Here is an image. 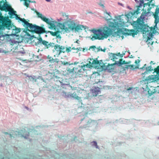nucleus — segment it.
<instances>
[{"instance_id": "34", "label": "nucleus", "mask_w": 159, "mask_h": 159, "mask_svg": "<svg viewBox=\"0 0 159 159\" xmlns=\"http://www.w3.org/2000/svg\"><path fill=\"white\" fill-rule=\"evenodd\" d=\"M92 120H88V121H87V125H89V124H90L92 122Z\"/></svg>"}, {"instance_id": "14", "label": "nucleus", "mask_w": 159, "mask_h": 159, "mask_svg": "<svg viewBox=\"0 0 159 159\" xmlns=\"http://www.w3.org/2000/svg\"><path fill=\"white\" fill-rule=\"evenodd\" d=\"M70 96L78 100L79 102L80 103L81 105H82V102L81 98L78 97L76 93L74 92L73 93L71 94L70 95Z\"/></svg>"}, {"instance_id": "15", "label": "nucleus", "mask_w": 159, "mask_h": 159, "mask_svg": "<svg viewBox=\"0 0 159 159\" xmlns=\"http://www.w3.org/2000/svg\"><path fill=\"white\" fill-rule=\"evenodd\" d=\"M48 33H50L53 36H56L57 37H58V35H57V34L58 33V31H55V32H53L52 31H46V32L45 33L47 34Z\"/></svg>"}, {"instance_id": "38", "label": "nucleus", "mask_w": 159, "mask_h": 159, "mask_svg": "<svg viewBox=\"0 0 159 159\" xmlns=\"http://www.w3.org/2000/svg\"><path fill=\"white\" fill-rule=\"evenodd\" d=\"M39 41L40 42H42V41H43V40L41 38H40L39 39Z\"/></svg>"}, {"instance_id": "33", "label": "nucleus", "mask_w": 159, "mask_h": 159, "mask_svg": "<svg viewBox=\"0 0 159 159\" xmlns=\"http://www.w3.org/2000/svg\"><path fill=\"white\" fill-rule=\"evenodd\" d=\"M61 64H62V65H68L69 64L68 62H65L64 61H61Z\"/></svg>"}, {"instance_id": "54", "label": "nucleus", "mask_w": 159, "mask_h": 159, "mask_svg": "<svg viewBox=\"0 0 159 159\" xmlns=\"http://www.w3.org/2000/svg\"><path fill=\"white\" fill-rule=\"evenodd\" d=\"M29 2H31L29 0L28 1Z\"/></svg>"}, {"instance_id": "30", "label": "nucleus", "mask_w": 159, "mask_h": 159, "mask_svg": "<svg viewBox=\"0 0 159 159\" xmlns=\"http://www.w3.org/2000/svg\"><path fill=\"white\" fill-rule=\"evenodd\" d=\"M66 52H69L71 51V47H69L68 48H66Z\"/></svg>"}, {"instance_id": "48", "label": "nucleus", "mask_w": 159, "mask_h": 159, "mask_svg": "<svg viewBox=\"0 0 159 159\" xmlns=\"http://www.w3.org/2000/svg\"><path fill=\"white\" fill-rule=\"evenodd\" d=\"M47 2H50V0H46Z\"/></svg>"}, {"instance_id": "9", "label": "nucleus", "mask_w": 159, "mask_h": 159, "mask_svg": "<svg viewBox=\"0 0 159 159\" xmlns=\"http://www.w3.org/2000/svg\"><path fill=\"white\" fill-rule=\"evenodd\" d=\"M20 42L15 41L14 39L11 40L10 41V47L11 49L8 50L7 52H9L12 51L13 52H17V48L19 45V43Z\"/></svg>"}, {"instance_id": "18", "label": "nucleus", "mask_w": 159, "mask_h": 159, "mask_svg": "<svg viewBox=\"0 0 159 159\" xmlns=\"http://www.w3.org/2000/svg\"><path fill=\"white\" fill-rule=\"evenodd\" d=\"M92 65L94 66L96 65L99 64V61H98L97 59H94L92 62Z\"/></svg>"}, {"instance_id": "22", "label": "nucleus", "mask_w": 159, "mask_h": 159, "mask_svg": "<svg viewBox=\"0 0 159 159\" xmlns=\"http://www.w3.org/2000/svg\"><path fill=\"white\" fill-rule=\"evenodd\" d=\"M84 72L82 70V69H81L80 66H79V68L78 70V76H80V75H83Z\"/></svg>"}, {"instance_id": "50", "label": "nucleus", "mask_w": 159, "mask_h": 159, "mask_svg": "<svg viewBox=\"0 0 159 159\" xmlns=\"http://www.w3.org/2000/svg\"><path fill=\"white\" fill-rule=\"evenodd\" d=\"M154 4H152L151 5V6H152H152H154Z\"/></svg>"}, {"instance_id": "29", "label": "nucleus", "mask_w": 159, "mask_h": 159, "mask_svg": "<svg viewBox=\"0 0 159 159\" xmlns=\"http://www.w3.org/2000/svg\"><path fill=\"white\" fill-rule=\"evenodd\" d=\"M71 49L73 50H77V52H78L79 51H81V48H75L74 47H73Z\"/></svg>"}, {"instance_id": "6", "label": "nucleus", "mask_w": 159, "mask_h": 159, "mask_svg": "<svg viewBox=\"0 0 159 159\" xmlns=\"http://www.w3.org/2000/svg\"><path fill=\"white\" fill-rule=\"evenodd\" d=\"M11 20L8 17L3 16L0 12V30H2L4 28L10 29L11 27Z\"/></svg>"}, {"instance_id": "10", "label": "nucleus", "mask_w": 159, "mask_h": 159, "mask_svg": "<svg viewBox=\"0 0 159 159\" xmlns=\"http://www.w3.org/2000/svg\"><path fill=\"white\" fill-rule=\"evenodd\" d=\"M42 44L44 45L45 49L49 50L50 49L55 47V43H53L44 40L42 41Z\"/></svg>"}, {"instance_id": "35", "label": "nucleus", "mask_w": 159, "mask_h": 159, "mask_svg": "<svg viewBox=\"0 0 159 159\" xmlns=\"http://www.w3.org/2000/svg\"><path fill=\"white\" fill-rule=\"evenodd\" d=\"M26 133H28V134L27 136H24V135H22V134H21V137H24V138H27V137H28V136H29V133H28V132H26Z\"/></svg>"}, {"instance_id": "4", "label": "nucleus", "mask_w": 159, "mask_h": 159, "mask_svg": "<svg viewBox=\"0 0 159 159\" xmlns=\"http://www.w3.org/2000/svg\"><path fill=\"white\" fill-rule=\"evenodd\" d=\"M5 1V2L3 0L0 1V10L6 12L8 11V14L10 15V18H13L14 16L16 14H15L16 11L14 10L10 5L7 3L6 0Z\"/></svg>"}, {"instance_id": "12", "label": "nucleus", "mask_w": 159, "mask_h": 159, "mask_svg": "<svg viewBox=\"0 0 159 159\" xmlns=\"http://www.w3.org/2000/svg\"><path fill=\"white\" fill-rule=\"evenodd\" d=\"M16 16V20H19L20 21H21L23 23L24 25L23 26L25 27L27 25L28 23V22L24 18H20V17H19L18 15L16 14L15 15Z\"/></svg>"}, {"instance_id": "28", "label": "nucleus", "mask_w": 159, "mask_h": 159, "mask_svg": "<svg viewBox=\"0 0 159 159\" xmlns=\"http://www.w3.org/2000/svg\"><path fill=\"white\" fill-rule=\"evenodd\" d=\"M93 49V51H95V49H96L98 51L99 50V49H98V48H96L95 46H93L90 47L89 49Z\"/></svg>"}, {"instance_id": "40", "label": "nucleus", "mask_w": 159, "mask_h": 159, "mask_svg": "<svg viewBox=\"0 0 159 159\" xmlns=\"http://www.w3.org/2000/svg\"><path fill=\"white\" fill-rule=\"evenodd\" d=\"M99 5L100 6L102 7L103 8L104 7V5L103 4H101L100 3V4H99Z\"/></svg>"}, {"instance_id": "53", "label": "nucleus", "mask_w": 159, "mask_h": 159, "mask_svg": "<svg viewBox=\"0 0 159 159\" xmlns=\"http://www.w3.org/2000/svg\"><path fill=\"white\" fill-rule=\"evenodd\" d=\"M34 2V3H35V2H35V1H33V2Z\"/></svg>"}, {"instance_id": "42", "label": "nucleus", "mask_w": 159, "mask_h": 159, "mask_svg": "<svg viewBox=\"0 0 159 159\" xmlns=\"http://www.w3.org/2000/svg\"><path fill=\"white\" fill-rule=\"evenodd\" d=\"M16 133H18V132H17V131H16L15 132V134H16V136H18L19 137V134H18V135H17V134Z\"/></svg>"}, {"instance_id": "51", "label": "nucleus", "mask_w": 159, "mask_h": 159, "mask_svg": "<svg viewBox=\"0 0 159 159\" xmlns=\"http://www.w3.org/2000/svg\"><path fill=\"white\" fill-rule=\"evenodd\" d=\"M10 136H11V137H12V136L11 135V134H10Z\"/></svg>"}, {"instance_id": "20", "label": "nucleus", "mask_w": 159, "mask_h": 159, "mask_svg": "<svg viewBox=\"0 0 159 159\" xmlns=\"http://www.w3.org/2000/svg\"><path fill=\"white\" fill-rule=\"evenodd\" d=\"M79 66L78 67H74V74H75L76 76H78V72Z\"/></svg>"}, {"instance_id": "2", "label": "nucleus", "mask_w": 159, "mask_h": 159, "mask_svg": "<svg viewBox=\"0 0 159 159\" xmlns=\"http://www.w3.org/2000/svg\"><path fill=\"white\" fill-rule=\"evenodd\" d=\"M62 16L64 18L65 21L63 23H60L59 26L61 29L67 33L71 31L78 32L84 28V26L82 25H78L75 20L72 19H69V15L65 12L62 13Z\"/></svg>"}, {"instance_id": "27", "label": "nucleus", "mask_w": 159, "mask_h": 159, "mask_svg": "<svg viewBox=\"0 0 159 159\" xmlns=\"http://www.w3.org/2000/svg\"><path fill=\"white\" fill-rule=\"evenodd\" d=\"M128 67H129L130 69H134V68H138V67H134V66L133 65L128 66H127V67H125V68H128Z\"/></svg>"}, {"instance_id": "57", "label": "nucleus", "mask_w": 159, "mask_h": 159, "mask_svg": "<svg viewBox=\"0 0 159 159\" xmlns=\"http://www.w3.org/2000/svg\"><path fill=\"white\" fill-rule=\"evenodd\" d=\"M111 70H113L112 69V68H111Z\"/></svg>"}, {"instance_id": "26", "label": "nucleus", "mask_w": 159, "mask_h": 159, "mask_svg": "<svg viewBox=\"0 0 159 159\" xmlns=\"http://www.w3.org/2000/svg\"><path fill=\"white\" fill-rule=\"evenodd\" d=\"M105 13L107 14L108 15L110 16V17H106V19H107V20H110L111 19V16L110 15V12L108 13L106 11H105Z\"/></svg>"}, {"instance_id": "25", "label": "nucleus", "mask_w": 159, "mask_h": 159, "mask_svg": "<svg viewBox=\"0 0 159 159\" xmlns=\"http://www.w3.org/2000/svg\"><path fill=\"white\" fill-rule=\"evenodd\" d=\"M146 70L147 71H152L154 70L152 68V66H150L146 68Z\"/></svg>"}, {"instance_id": "37", "label": "nucleus", "mask_w": 159, "mask_h": 159, "mask_svg": "<svg viewBox=\"0 0 159 159\" xmlns=\"http://www.w3.org/2000/svg\"><path fill=\"white\" fill-rule=\"evenodd\" d=\"M140 61L139 60H138V61H137V60H136L135 61V63L137 64V63H139L140 62Z\"/></svg>"}, {"instance_id": "44", "label": "nucleus", "mask_w": 159, "mask_h": 159, "mask_svg": "<svg viewBox=\"0 0 159 159\" xmlns=\"http://www.w3.org/2000/svg\"><path fill=\"white\" fill-rule=\"evenodd\" d=\"M75 43H78V40H76L75 42Z\"/></svg>"}, {"instance_id": "8", "label": "nucleus", "mask_w": 159, "mask_h": 159, "mask_svg": "<svg viewBox=\"0 0 159 159\" xmlns=\"http://www.w3.org/2000/svg\"><path fill=\"white\" fill-rule=\"evenodd\" d=\"M36 14L42 20L47 23L48 25H50V26L48 27L49 29H52L55 28V25L53 23V21L50 20L49 19L43 16L42 14L38 12H36Z\"/></svg>"}, {"instance_id": "1", "label": "nucleus", "mask_w": 159, "mask_h": 159, "mask_svg": "<svg viewBox=\"0 0 159 159\" xmlns=\"http://www.w3.org/2000/svg\"><path fill=\"white\" fill-rule=\"evenodd\" d=\"M145 16L144 15H142L138 18L137 21H134L133 25L134 28L136 30H128V32L125 34L128 35H132L134 36L136 35L140 31L142 32L143 34H145L147 36V40H150L153 36V31L152 27H149L148 26L145 25L144 22Z\"/></svg>"}, {"instance_id": "41", "label": "nucleus", "mask_w": 159, "mask_h": 159, "mask_svg": "<svg viewBox=\"0 0 159 159\" xmlns=\"http://www.w3.org/2000/svg\"><path fill=\"white\" fill-rule=\"evenodd\" d=\"M116 63L115 64H111L110 65L109 64H108V65H111V66H113L114 65H116Z\"/></svg>"}, {"instance_id": "56", "label": "nucleus", "mask_w": 159, "mask_h": 159, "mask_svg": "<svg viewBox=\"0 0 159 159\" xmlns=\"http://www.w3.org/2000/svg\"><path fill=\"white\" fill-rule=\"evenodd\" d=\"M45 36H46V37H47V35H45Z\"/></svg>"}, {"instance_id": "13", "label": "nucleus", "mask_w": 159, "mask_h": 159, "mask_svg": "<svg viewBox=\"0 0 159 159\" xmlns=\"http://www.w3.org/2000/svg\"><path fill=\"white\" fill-rule=\"evenodd\" d=\"M92 91L93 95L96 96L100 92V88L98 87H95L92 89Z\"/></svg>"}, {"instance_id": "49", "label": "nucleus", "mask_w": 159, "mask_h": 159, "mask_svg": "<svg viewBox=\"0 0 159 159\" xmlns=\"http://www.w3.org/2000/svg\"><path fill=\"white\" fill-rule=\"evenodd\" d=\"M158 78H157V80H159V75H158Z\"/></svg>"}, {"instance_id": "11", "label": "nucleus", "mask_w": 159, "mask_h": 159, "mask_svg": "<svg viewBox=\"0 0 159 159\" xmlns=\"http://www.w3.org/2000/svg\"><path fill=\"white\" fill-rule=\"evenodd\" d=\"M65 47L62 46H60L58 45H55L54 49L56 50L57 54L59 55L61 53H64Z\"/></svg>"}, {"instance_id": "39", "label": "nucleus", "mask_w": 159, "mask_h": 159, "mask_svg": "<svg viewBox=\"0 0 159 159\" xmlns=\"http://www.w3.org/2000/svg\"><path fill=\"white\" fill-rule=\"evenodd\" d=\"M79 63V62H74V63H72L71 64H74V65H75V64H77L78 63Z\"/></svg>"}, {"instance_id": "58", "label": "nucleus", "mask_w": 159, "mask_h": 159, "mask_svg": "<svg viewBox=\"0 0 159 159\" xmlns=\"http://www.w3.org/2000/svg\"><path fill=\"white\" fill-rule=\"evenodd\" d=\"M101 82H99V84H100Z\"/></svg>"}, {"instance_id": "43", "label": "nucleus", "mask_w": 159, "mask_h": 159, "mask_svg": "<svg viewBox=\"0 0 159 159\" xmlns=\"http://www.w3.org/2000/svg\"><path fill=\"white\" fill-rule=\"evenodd\" d=\"M132 89V88H129V89H127V90H130V89Z\"/></svg>"}, {"instance_id": "45", "label": "nucleus", "mask_w": 159, "mask_h": 159, "mask_svg": "<svg viewBox=\"0 0 159 159\" xmlns=\"http://www.w3.org/2000/svg\"><path fill=\"white\" fill-rule=\"evenodd\" d=\"M146 64H145L144 66L142 67V68H141L142 69H143V68L145 67V66H146Z\"/></svg>"}, {"instance_id": "19", "label": "nucleus", "mask_w": 159, "mask_h": 159, "mask_svg": "<svg viewBox=\"0 0 159 159\" xmlns=\"http://www.w3.org/2000/svg\"><path fill=\"white\" fill-rule=\"evenodd\" d=\"M66 72L67 74H74V67L70 69V68L67 69L66 70Z\"/></svg>"}, {"instance_id": "24", "label": "nucleus", "mask_w": 159, "mask_h": 159, "mask_svg": "<svg viewBox=\"0 0 159 159\" xmlns=\"http://www.w3.org/2000/svg\"><path fill=\"white\" fill-rule=\"evenodd\" d=\"M154 72L156 73L158 75H159V66H158L157 68H155L154 69Z\"/></svg>"}, {"instance_id": "52", "label": "nucleus", "mask_w": 159, "mask_h": 159, "mask_svg": "<svg viewBox=\"0 0 159 159\" xmlns=\"http://www.w3.org/2000/svg\"><path fill=\"white\" fill-rule=\"evenodd\" d=\"M84 118H83V119H81V121H82L84 120Z\"/></svg>"}, {"instance_id": "55", "label": "nucleus", "mask_w": 159, "mask_h": 159, "mask_svg": "<svg viewBox=\"0 0 159 159\" xmlns=\"http://www.w3.org/2000/svg\"><path fill=\"white\" fill-rule=\"evenodd\" d=\"M5 133L6 134H8V133Z\"/></svg>"}, {"instance_id": "31", "label": "nucleus", "mask_w": 159, "mask_h": 159, "mask_svg": "<svg viewBox=\"0 0 159 159\" xmlns=\"http://www.w3.org/2000/svg\"><path fill=\"white\" fill-rule=\"evenodd\" d=\"M27 1H28V0H25V1H24L25 2H24V4L27 7H28L29 6V3L27 2Z\"/></svg>"}, {"instance_id": "3", "label": "nucleus", "mask_w": 159, "mask_h": 159, "mask_svg": "<svg viewBox=\"0 0 159 159\" xmlns=\"http://www.w3.org/2000/svg\"><path fill=\"white\" fill-rule=\"evenodd\" d=\"M94 35L92 38L95 39L101 40L107 38L111 34L112 30L107 26H105L102 29L95 30L93 31Z\"/></svg>"}, {"instance_id": "46", "label": "nucleus", "mask_w": 159, "mask_h": 159, "mask_svg": "<svg viewBox=\"0 0 159 159\" xmlns=\"http://www.w3.org/2000/svg\"><path fill=\"white\" fill-rule=\"evenodd\" d=\"M99 87L100 88L102 89V87H103V86H102V85H100V86H99Z\"/></svg>"}, {"instance_id": "23", "label": "nucleus", "mask_w": 159, "mask_h": 159, "mask_svg": "<svg viewBox=\"0 0 159 159\" xmlns=\"http://www.w3.org/2000/svg\"><path fill=\"white\" fill-rule=\"evenodd\" d=\"M88 64H87L86 65H83L80 66V67H81V69H82V70L83 71V72H84V70H86V69H85V68H87L88 67Z\"/></svg>"}, {"instance_id": "47", "label": "nucleus", "mask_w": 159, "mask_h": 159, "mask_svg": "<svg viewBox=\"0 0 159 159\" xmlns=\"http://www.w3.org/2000/svg\"><path fill=\"white\" fill-rule=\"evenodd\" d=\"M153 62V61H151L150 62V64H152Z\"/></svg>"}, {"instance_id": "32", "label": "nucleus", "mask_w": 159, "mask_h": 159, "mask_svg": "<svg viewBox=\"0 0 159 159\" xmlns=\"http://www.w3.org/2000/svg\"><path fill=\"white\" fill-rule=\"evenodd\" d=\"M47 58L48 60V61L49 62L51 60L53 59V58L49 55H48L47 57Z\"/></svg>"}, {"instance_id": "21", "label": "nucleus", "mask_w": 159, "mask_h": 159, "mask_svg": "<svg viewBox=\"0 0 159 159\" xmlns=\"http://www.w3.org/2000/svg\"><path fill=\"white\" fill-rule=\"evenodd\" d=\"M126 64V63L125 61H123L122 59H120L118 64L117 65L119 66H120L123 64Z\"/></svg>"}, {"instance_id": "7", "label": "nucleus", "mask_w": 159, "mask_h": 159, "mask_svg": "<svg viewBox=\"0 0 159 159\" xmlns=\"http://www.w3.org/2000/svg\"><path fill=\"white\" fill-rule=\"evenodd\" d=\"M145 80L147 82L148 84L147 85V86L148 89V92L149 94L151 95L155 93L156 91L155 89H153V88L155 87L152 86H151L150 88L149 86H150V85H149L148 84L149 83H151L155 82L156 81L155 78L149 76L148 77V78L146 79Z\"/></svg>"}, {"instance_id": "16", "label": "nucleus", "mask_w": 159, "mask_h": 159, "mask_svg": "<svg viewBox=\"0 0 159 159\" xmlns=\"http://www.w3.org/2000/svg\"><path fill=\"white\" fill-rule=\"evenodd\" d=\"M112 54V60L114 61L115 60L117 59V57H119L120 55V53H119L118 54H116L114 53Z\"/></svg>"}, {"instance_id": "17", "label": "nucleus", "mask_w": 159, "mask_h": 159, "mask_svg": "<svg viewBox=\"0 0 159 159\" xmlns=\"http://www.w3.org/2000/svg\"><path fill=\"white\" fill-rule=\"evenodd\" d=\"M59 62V60L57 58L52 59L49 62L52 64H54L55 63H58Z\"/></svg>"}, {"instance_id": "36", "label": "nucleus", "mask_w": 159, "mask_h": 159, "mask_svg": "<svg viewBox=\"0 0 159 159\" xmlns=\"http://www.w3.org/2000/svg\"><path fill=\"white\" fill-rule=\"evenodd\" d=\"M93 144L95 146H96L97 148L98 146H97V143H96V142L94 141L93 142Z\"/></svg>"}, {"instance_id": "5", "label": "nucleus", "mask_w": 159, "mask_h": 159, "mask_svg": "<svg viewBox=\"0 0 159 159\" xmlns=\"http://www.w3.org/2000/svg\"><path fill=\"white\" fill-rule=\"evenodd\" d=\"M26 29L32 32L40 34L44 33H46V31L44 28L40 27L36 25H33L28 22L25 27Z\"/></svg>"}]
</instances>
